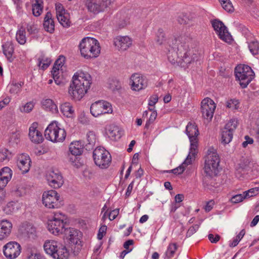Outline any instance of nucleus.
Masks as SVG:
<instances>
[{
    "instance_id": "f03ea898",
    "label": "nucleus",
    "mask_w": 259,
    "mask_h": 259,
    "mask_svg": "<svg viewBox=\"0 0 259 259\" xmlns=\"http://www.w3.org/2000/svg\"><path fill=\"white\" fill-rule=\"evenodd\" d=\"M91 84V76L82 71L76 72L72 77L68 93L74 100H80L87 93Z\"/></svg>"
},
{
    "instance_id": "774afa93",
    "label": "nucleus",
    "mask_w": 259,
    "mask_h": 259,
    "mask_svg": "<svg viewBox=\"0 0 259 259\" xmlns=\"http://www.w3.org/2000/svg\"><path fill=\"white\" fill-rule=\"evenodd\" d=\"M10 98H6L3 100L0 101V110H1L6 105H8L10 102Z\"/></svg>"
},
{
    "instance_id": "09e8293b",
    "label": "nucleus",
    "mask_w": 259,
    "mask_h": 259,
    "mask_svg": "<svg viewBox=\"0 0 259 259\" xmlns=\"http://www.w3.org/2000/svg\"><path fill=\"white\" fill-rule=\"evenodd\" d=\"M243 192L245 194V197L249 198L256 195L259 193V187L253 188Z\"/></svg>"
},
{
    "instance_id": "f257e3e1",
    "label": "nucleus",
    "mask_w": 259,
    "mask_h": 259,
    "mask_svg": "<svg viewBox=\"0 0 259 259\" xmlns=\"http://www.w3.org/2000/svg\"><path fill=\"white\" fill-rule=\"evenodd\" d=\"M176 47L168 49L167 54L168 61L172 64L183 66L194 61L196 55L194 50L190 48V46H192V38L188 35H183L176 39Z\"/></svg>"
},
{
    "instance_id": "412c9836",
    "label": "nucleus",
    "mask_w": 259,
    "mask_h": 259,
    "mask_svg": "<svg viewBox=\"0 0 259 259\" xmlns=\"http://www.w3.org/2000/svg\"><path fill=\"white\" fill-rule=\"evenodd\" d=\"M114 44L119 51H124L132 46V40L127 36H117L114 39Z\"/></svg>"
},
{
    "instance_id": "bf43d9fd",
    "label": "nucleus",
    "mask_w": 259,
    "mask_h": 259,
    "mask_svg": "<svg viewBox=\"0 0 259 259\" xmlns=\"http://www.w3.org/2000/svg\"><path fill=\"white\" fill-rule=\"evenodd\" d=\"M249 163L250 161L247 158H242L240 161V163L239 164V167L242 169H245L249 166Z\"/></svg>"
},
{
    "instance_id": "473e14b6",
    "label": "nucleus",
    "mask_w": 259,
    "mask_h": 259,
    "mask_svg": "<svg viewBox=\"0 0 259 259\" xmlns=\"http://www.w3.org/2000/svg\"><path fill=\"white\" fill-rule=\"evenodd\" d=\"M23 233L29 238H33L36 233V230L31 224H27L22 227Z\"/></svg>"
},
{
    "instance_id": "b1692460",
    "label": "nucleus",
    "mask_w": 259,
    "mask_h": 259,
    "mask_svg": "<svg viewBox=\"0 0 259 259\" xmlns=\"http://www.w3.org/2000/svg\"><path fill=\"white\" fill-rule=\"evenodd\" d=\"M195 154H191L189 152L185 160L178 167L174 168L169 171L175 175H180L182 174L185 170L186 166L192 163V161L195 159Z\"/></svg>"
},
{
    "instance_id": "c756f323",
    "label": "nucleus",
    "mask_w": 259,
    "mask_h": 259,
    "mask_svg": "<svg viewBox=\"0 0 259 259\" xmlns=\"http://www.w3.org/2000/svg\"><path fill=\"white\" fill-rule=\"evenodd\" d=\"M3 53L8 59L10 60L14 53V46L12 42L7 41L2 46Z\"/></svg>"
},
{
    "instance_id": "680f3d73",
    "label": "nucleus",
    "mask_w": 259,
    "mask_h": 259,
    "mask_svg": "<svg viewBox=\"0 0 259 259\" xmlns=\"http://www.w3.org/2000/svg\"><path fill=\"white\" fill-rule=\"evenodd\" d=\"M119 209H115L108 214L109 219L110 221L114 220L119 214Z\"/></svg>"
},
{
    "instance_id": "72a5a7b5",
    "label": "nucleus",
    "mask_w": 259,
    "mask_h": 259,
    "mask_svg": "<svg viewBox=\"0 0 259 259\" xmlns=\"http://www.w3.org/2000/svg\"><path fill=\"white\" fill-rule=\"evenodd\" d=\"M59 23L64 27H68L70 26L71 22L69 20V15L67 13L60 15L57 17Z\"/></svg>"
},
{
    "instance_id": "f704fd0d",
    "label": "nucleus",
    "mask_w": 259,
    "mask_h": 259,
    "mask_svg": "<svg viewBox=\"0 0 259 259\" xmlns=\"http://www.w3.org/2000/svg\"><path fill=\"white\" fill-rule=\"evenodd\" d=\"M38 66L42 70L46 69L51 64V59L45 56H41L38 59Z\"/></svg>"
},
{
    "instance_id": "3c124183",
    "label": "nucleus",
    "mask_w": 259,
    "mask_h": 259,
    "mask_svg": "<svg viewBox=\"0 0 259 259\" xmlns=\"http://www.w3.org/2000/svg\"><path fill=\"white\" fill-rule=\"evenodd\" d=\"M246 198L245 197L244 192L243 194H237L233 196L231 199V201L233 203H237L243 201L244 199Z\"/></svg>"
},
{
    "instance_id": "052dcab7",
    "label": "nucleus",
    "mask_w": 259,
    "mask_h": 259,
    "mask_svg": "<svg viewBox=\"0 0 259 259\" xmlns=\"http://www.w3.org/2000/svg\"><path fill=\"white\" fill-rule=\"evenodd\" d=\"M158 97L157 95H154L150 97L149 100L148 105L149 106H154L158 102Z\"/></svg>"
},
{
    "instance_id": "2eb2a0df",
    "label": "nucleus",
    "mask_w": 259,
    "mask_h": 259,
    "mask_svg": "<svg viewBox=\"0 0 259 259\" xmlns=\"http://www.w3.org/2000/svg\"><path fill=\"white\" fill-rule=\"evenodd\" d=\"M49 185L55 189L60 188L64 183L63 177L58 169H51L46 175Z\"/></svg>"
},
{
    "instance_id": "a211bd4d",
    "label": "nucleus",
    "mask_w": 259,
    "mask_h": 259,
    "mask_svg": "<svg viewBox=\"0 0 259 259\" xmlns=\"http://www.w3.org/2000/svg\"><path fill=\"white\" fill-rule=\"evenodd\" d=\"M220 161V157L216 150L213 148H209L207 150L204 163L206 164V169L210 170L208 165H210V164L212 166V167L214 168L215 165H219Z\"/></svg>"
},
{
    "instance_id": "8fccbe9b",
    "label": "nucleus",
    "mask_w": 259,
    "mask_h": 259,
    "mask_svg": "<svg viewBox=\"0 0 259 259\" xmlns=\"http://www.w3.org/2000/svg\"><path fill=\"white\" fill-rule=\"evenodd\" d=\"M34 104L33 102H29L25 104L20 109L21 112L29 113L32 111L34 108Z\"/></svg>"
},
{
    "instance_id": "cd10ccee",
    "label": "nucleus",
    "mask_w": 259,
    "mask_h": 259,
    "mask_svg": "<svg viewBox=\"0 0 259 259\" xmlns=\"http://www.w3.org/2000/svg\"><path fill=\"white\" fill-rule=\"evenodd\" d=\"M69 149L72 155L79 156L83 152V145L80 141H74L70 144Z\"/></svg>"
},
{
    "instance_id": "c9c22d12",
    "label": "nucleus",
    "mask_w": 259,
    "mask_h": 259,
    "mask_svg": "<svg viewBox=\"0 0 259 259\" xmlns=\"http://www.w3.org/2000/svg\"><path fill=\"white\" fill-rule=\"evenodd\" d=\"M222 8L227 12L233 13L234 8L230 0H218Z\"/></svg>"
},
{
    "instance_id": "39448f33",
    "label": "nucleus",
    "mask_w": 259,
    "mask_h": 259,
    "mask_svg": "<svg viewBox=\"0 0 259 259\" xmlns=\"http://www.w3.org/2000/svg\"><path fill=\"white\" fill-rule=\"evenodd\" d=\"M236 78L243 88H246L254 76V73L248 65L240 64L235 69Z\"/></svg>"
},
{
    "instance_id": "f3484780",
    "label": "nucleus",
    "mask_w": 259,
    "mask_h": 259,
    "mask_svg": "<svg viewBox=\"0 0 259 259\" xmlns=\"http://www.w3.org/2000/svg\"><path fill=\"white\" fill-rule=\"evenodd\" d=\"M130 83L133 90L139 91L147 86V80L141 74L134 73L130 77Z\"/></svg>"
},
{
    "instance_id": "ddd939ff",
    "label": "nucleus",
    "mask_w": 259,
    "mask_h": 259,
    "mask_svg": "<svg viewBox=\"0 0 259 259\" xmlns=\"http://www.w3.org/2000/svg\"><path fill=\"white\" fill-rule=\"evenodd\" d=\"M21 245L15 241H11L3 246V253L6 258L15 259L20 254Z\"/></svg>"
},
{
    "instance_id": "603ef678",
    "label": "nucleus",
    "mask_w": 259,
    "mask_h": 259,
    "mask_svg": "<svg viewBox=\"0 0 259 259\" xmlns=\"http://www.w3.org/2000/svg\"><path fill=\"white\" fill-rule=\"evenodd\" d=\"M56 11V16L57 18L60 15L64 14L65 13V10L64 9L63 5L60 3H57L55 5Z\"/></svg>"
},
{
    "instance_id": "4d7b16f0",
    "label": "nucleus",
    "mask_w": 259,
    "mask_h": 259,
    "mask_svg": "<svg viewBox=\"0 0 259 259\" xmlns=\"http://www.w3.org/2000/svg\"><path fill=\"white\" fill-rule=\"evenodd\" d=\"M199 228V226L197 224L190 227L187 231L186 236L187 237L191 236L198 230Z\"/></svg>"
},
{
    "instance_id": "a18cd8bd",
    "label": "nucleus",
    "mask_w": 259,
    "mask_h": 259,
    "mask_svg": "<svg viewBox=\"0 0 259 259\" xmlns=\"http://www.w3.org/2000/svg\"><path fill=\"white\" fill-rule=\"evenodd\" d=\"M43 7L38 4V1H36V3L32 5V13L34 16H39L42 12Z\"/></svg>"
},
{
    "instance_id": "f8f14e48",
    "label": "nucleus",
    "mask_w": 259,
    "mask_h": 259,
    "mask_svg": "<svg viewBox=\"0 0 259 259\" xmlns=\"http://www.w3.org/2000/svg\"><path fill=\"white\" fill-rule=\"evenodd\" d=\"M211 24L216 34L221 39L227 42L231 41L232 36L229 32L227 27L221 21L214 19L211 21Z\"/></svg>"
},
{
    "instance_id": "bb28decb",
    "label": "nucleus",
    "mask_w": 259,
    "mask_h": 259,
    "mask_svg": "<svg viewBox=\"0 0 259 259\" xmlns=\"http://www.w3.org/2000/svg\"><path fill=\"white\" fill-rule=\"evenodd\" d=\"M59 243L54 240H47L44 244V248L46 252L52 256L53 252L57 250Z\"/></svg>"
},
{
    "instance_id": "5701e85b",
    "label": "nucleus",
    "mask_w": 259,
    "mask_h": 259,
    "mask_svg": "<svg viewBox=\"0 0 259 259\" xmlns=\"http://www.w3.org/2000/svg\"><path fill=\"white\" fill-rule=\"evenodd\" d=\"M12 224L9 221H0V240L7 239L11 234Z\"/></svg>"
},
{
    "instance_id": "0eeeda50",
    "label": "nucleus",
    "mask_w": 259,
    "mask_h": 259,
    "mask_svg": "<svg viewBox=\"0 0 259 259\" xmlns=\"http://www.w3.org/2000/svg\"><path fill=\"white\" fill-rule=\"evenodd\" d=\"M64 216L62 214H55L53 218L48 221V229L49 232L55 235H58L65 232Z\"/></svg>"
},
{
    "instance_id": "a19ab883",
    "label": "nucleus",
    "mask_w": 259,
    "mask_h": 259,
    "mask_svg": "<svg viewBox=\"0 0 259 259\" xmlns=\"http://www.w3.org/2000/svg\"><path fill=\"white\" fill-rule=\"evenodd\" d=\"M156 42L158 45H161L165 41V36L163 30L162 29H159L156 33Z\"/></svg>"
},
{
    "instance_id": "423d86ee",
    "label": "nucleus",
    "mask_w": 259,
    "mask_h": 259,
    "mask_svg": "<svg viewBox=\"0 0 259 259\" xmlns=\"http://www.w3.org/2000/svg\"><path fill=\"white\" fill-rule=\"evenodd\" d=\"M93 157L96 165L102 169L108 167L111 162L110 154L102 147H97L94 150Z\"/></svg>"
},
{
    "instance_id": "2f4dec72",
    "label": "nucleus",
    "mask_w": 259,
    "mask_h": 259,
    "mask_svg": "<svg viewBox=\"0 0 259 259\" xmlns=\"http://www.w3.org/2000/svg\"><path fill=\"white\" fill-rule=\"evenodd\" d=\"M108 136L112 140H117L121 136V131L117 126L110 127L108 131Z\"/></svg>"
},
{
    "instance_id": "de8ad7c7",
    "label": "nucleus",
    "mask_w": 259,
    "mask_h": 259,
    "mask_svg": "<svg viewBox=\"0 0 259 259\" xmlns=\"http://www.w3.org/2000/svg\"><path fill=\"white\" fill-rule=\"evenodd\" d=\"M109 88L112 91H118L121 89V83L118 80L113 79L109 83Z\"/></svg>"
},
{
    "instance_id": "338daca9",
    "label": "nucleus",
    "mask_w": 259,
    "mask_h": 259,
    "mask_svg": "<svg viewBox=\"0 0 259 259\" xmlns=\"http://www.w3.org/2000/svg\"><path fill=\"white\" fill-rule=\"evenodd\" d=\"M134 181H132L128 186L127 188L126 189V191L125 193V196L128 197H129L132 193V190L134 187Z\"/></svg>"
},
{
    "instance_id": "1a4fd4ad",
    "label": "nucleus",
    "mask_w": 259,
    "mask_h": 259,
    "mask_svg": "<svg viewBox=\"0 0 259 259\" xmlns=\"http://www.w3.org/2000/svg\"><path fill=\"white\" fill-rule=\"evenodd\" d=\"M43 204L49 208H58L60 206V196L55 190L44 192L42 197Z\"/></svg>"
},
{
    "instance_id": "79ce46f5",
    "label": "nucleus",
    "mask_w": 259,
    "mask_h": 259,
    "mask_svg": "<svg viewBox=\"0 0 259 259\" xmlns=\"http://www.w3.org/2000/svg\"><path fill=\"white\" fill-rule=\"evenodd\" d=\"M248 48L252 55H256L259 52V43L256 40H253L248 44Z\"/></svg>"
},
{
    "instance_id": "7c9ffc66",
    "label": "nucleus",
    "mask_w": 259,
    "mask_h": 259,
    "mask_svg": "<svg viewBox=\"0 0 259 259\" xmlns=\"http://www.w3.org/2000/svg\"><path fill=\"white\" fill-rule=\"evenodd\" d=\"M61 112L66 117H70L74 113V110L71 104L69 102H65L60 106Z\"/></svg>"
},
{
    "instance_id": "37998d69",
    "label": "nucleus",
    "mask_w": 259,
    "mask_h": 259,
    "mask_svg": "<svg viewBox=\"0 0 259 259\" xmlns=\"http://www.w3.org/2000/svg\"><path fill=\"white\" fill-rule=\"evenodd\" d=\"M218 166L219 165H215V167L212 168V166L211 164L210 165H208V167L210 168V170H208L206 169V164L204 163V173L206 174V176L209 177H212L213 176H215L217 175V173L218 172Z\"/></svg>"
},
{
    "instance_id": "13d9d810",
    "label": "nucleus",
    "mask_w": 259,
    "mask_h": 259,
    "mask_svg": "<svg viewBox=\"0 0 259 259\" xmlns=\"http://www.w3.org/2000/svg\"><path fill=\"white\" fill-rule=\"evenodd\" d=\"M68 159L73 165L76 166L77 167L79 166L77 156L73 155L71 154H68Z\"/></svg>"
},
{
    "instance_id": "e2e57ef3",
    "label": "nucleus",
    "mask_w": 259,
    "mask_h": 259,
    "mask_svg": "<svg viewBox=\"0 0 259 259\" xmlns=\"http://www.w3.org/2000/svg\"><path fill=\"white\" fill-rule=\"evenodd\" d=\"M208 239L211 243H216L220 239V236L217 234L215 236L212 234L208 235Z\"/></svg>"
},
{
    "instance_id": "aec40b11",
    "label": "nucleus",
    "mask_w": 259,
    "mask_h": 259,
    "mask_svg": "<svg viewBox=\"0 0 259 259\" xmlns=\"http://www.w3.org/2000/svg\"><path fill=\"white\" fill-rule=\"evenodd\" d=\"M64 233L71 243L81 246L80 241L81 234L79 231L74 228H69L65 230Z\"/></svg>"
},
{
    "instance_id": "c85d7f7f",
    "label": "nucleus",
    "mask_w": 259,
    "mask_h": 259,
    "mask_svg": "<svg viewBox=\"0 0 259 259\" xmlns=\"http://www.w3.org/2000/svg\"><path fill=\"white\" fill-rule=\"evenodd\" d=\"M41 104L45 109L53 113H57L58 111L57 105L52 99H44L41 101Z\"/></svg>"
},
{
    "instance_id": "6e6d98bb",
    "label": "nucleus",
    "mask_w": 259,
    "mask_h": 259,
    "mask_svg": "<svg viewBox=\"0 0 259 259\" xmlns=\"http://www.w3.org/2000/svg\"><path fill=\"white\" fill-rule=\"evenodd\" d=\"M238 104L239 102L237 100L233 99L230 100L228 101L227 103V107L229 108H232L233 109H237L238 108Z\"/></svg>"
},
{
    "instance_id": "9b49d317",
    "label": "nucleus",
    "mask_w": 259,
    "mask_h": 259,
    "mask_svg": "<svg viewBox=\"0 0 259 259\" xmlns=\"http://www.w3.org/2000/svg\"><path fill=\"white\" fill-rule=\"evenodd\" d=\"M90 112L94 117L104 114L111 113L112 108L110 103L105 101H98L93 103L90 107Z\"/></svg>"
},
{
    "instance_id": "864d4df0",
    "label": "nucleus",
    "mask_w": 259,
    "mask_h": 259,
    "mask_svg": "<svg viewBox=\"0 0 259 259\" xmlns=\"http://www.w3.org/2000/svg\"><path fill=\"white\" fill-rule=\"evenodd\" d=\"M65 61V58L62 56L58 58L55 62L53 67H56V68H58L59 70H62V67L64 65Z\"/></svg>"
},
{
    "instance_id": "20e7f679",
    "label": "nucleus",
    "mask_w": 259,
    "mask_h": 259,
    "mask_svg": "<svg viewBox=\"0 0 259 259\" xmlns=\"http://www.w3.org/2000/svg\"><path fill=\"white\" fill-rule=\"evenodd\" d=\"M46 139L51 142H62L65 139L66 133L64 129L60 128L56 122L51 123L45 131Z\"/></svg>"
},
{
    "instance_id": "7ed1b4c3",
    "label": "nucleus",
    "mask_w": 259,
    "mask_h": 259,
    "mask_svg": "<svg viewBox=\"0 0 259 259\" xmlns=\"http://www.w3.org/2000/svg\"><path fill=\"white\" fill-rule=\"evenodd\" d=\"M79 47L81 56L86 59L96 58L100 53L99 43L93 37L83 38Z\"/></svg>"
},
{
    "instance_id": "4468645a",
    "label": "nucleus",
    "mask_w": 259,
    "mask_h": 259,
    "mask_svg": "<svg viewBox=\"0 0 259 259\" xmlns=\"http://www.w3.org/2000/svg\"><path fill=\"white\" fill-rule=\"evenodd\" d=\"M215 108V104L212 100L209 98H204L201 102V109L202 117L208 121H210Z\"/></svg>"
},
{
    "instance_id": "c03bdc74",
    "label": "nucleus",
    "mask_w": 259,
    "mask_h": 259,
    "mask_svg": "<svg viewBox=\"0 0 259 259\" xmlns=\"http://www.w3.org/2000/svg\"><path fill=\"white\" fill-rule=\"evenodd\" d=\"M177 249V246L176 243H170L167 247V250L165 252V255L168 258L172 257Z\"/></svg>"
},
{
    "instance_id": "5fc2aeb1",
    "label": "nucleus",
    "mask_w": 259,
    "mask_h": 259,
    "mask_svg": "<svg viewBox=\"0 0 259 259\" xmlns=\"http://www.w3.org/2000/svg\"><path fill=\"white\" fill-rule=\"evenodd\" d=\"M157 114L156 111L153 110V112L151 113L148 120L147 121L145 124L146 128H148L149 125L154 122V121L155 120L157 117Z\"/></svg>"
},
{
    "instance_id": "9d476101",
    "label": "nucleus",
    "mask_w": 259,
    "mask_h": 259,
    "mask_svg": "<svg viewBox=\"0 0 259 259\" xmlns=\"http://www.w3.org/2000/svg\"><path fill=\"white\" fill-rule=\"evenodd\" d=\"M238 125V121L232 119L229 121L222 129L221 132V142L224 145L229 144L232 140L233 134Z\"/></svg>"
},
{
    "instance_id": "393cba45",
    "label": "nucleus",
    "mask_w": 259,
    "mask_h": 259,
    "mask_svg": "<svg viewBox=\"0 0 259 259\" xmlns=\"http://www.w3.org/2000/svg\"><path fill=\"white\" fill-rule=\"evenodd\" d=\"M43 25L44 29L46 31L50 33L54 32L55 30V24L52 18V15L50 12H47L46 14Z\"/></svg>"
},
{
    "instance_id": "4c0bfd02",
    "label": "nucleus",
    "mask_w": 259,
    "mask_h": 259,
    "mask_svg": "<svg viewBox=\"0 0 259 259\" xmlns=\"http://www.w3.org/2000/svg\"><path fill=\"white\" fill-rule=\"evenodd\" d=\"M23 85V82H16L13 81L9 86V92L11 94H17L21 90V87Z\"/></svg>"
},
{
    "instance_id": "e433bc0d",
    "label": "nucleus",
    "mask_w": 259,
    "mask_h": 259,
    "mask_svg": "<svg viewBox=\"0 0 259 259\" xmlns=\"http://www.w3.org/2000/svg\"><path fill=\"white\" fill-rule=\"evenodd\" d=\"M17 41L21 45H24L26 42L25 30L21 27L17 32L16 35Z\"/></svg>"
},
{
    "instance_id": "6e6552de",
    "label": "nucleus",
    "mask_w": 259,
    "mask_h": 259,
    "mask_svg": "<svg viewBox=\"0 0 259 259\" xmlns=\"http://www.w3.org/2000/svg\"><path fill=\"white\" fill-rule=\"evenodd\" d=\"M186 131L191 143L189 152L196 154L198 146L197 136L199 135L197 126L195 123L189 122L186 126Z\"/></svg>"
},
{
    "instance_id": "0e129e2a",
    "label": "nucleus",
    "mask_w": 259,
    "mask_h": 259,
    "mask_svg": "<svg viewBox=\"0 0 259 259\" xmlns=\"http://www.w3.org/2000/svg\"><path fill=\"white\" fill-rule=\"evenodd\" d=\"M245 141H244L242 144V146L244 148L246 147L248 144H252L253 142V140L251 138H250L248 136H246L245 137Z\"/></svg>"
},
{
    "instance_id": "4be33fe9",
    "label": "nucleus",
    "mask_w": 259,
    "mask_h": 259,
    "mask_svg": "<svg viewBox=\"0 0 259 259\" xmlns=\"http://www.w3.org/2000/svg\"><path fill=\"white\" fill-rule=\"evenodd\" d=\"M38 124L33 122L29 129V137L30 140L34 143L39 144L43 141L44 138L42 134L37 130Z\"/></svg>"
},
{
    "instance_id": "69168bd1",
    "label": "nucleus",
    "mask_w": 259,
    "mask_h": 259,
    "mask_svg": "<svg viewBox=\"0 0 259 259\" xmlns=\"http://www.w3.org/2000/svg\"><path fill=\"white\" fill-rule=\"evenodd\" d=\"M214 205V202L212 200L209 201L207 202L206 205L204 206V209L205 211L209 212L210 211L212 208H213V206Z\"/></svg>"
},
{
    "instance_id": "ea45409f",
    "label": "nucleus",
    "mask_w": 259,
    "mask_h": 259,
    "mask_svg": "<svg viewBox=\"0 0 259 259\" xmlns=\"http://www.w3.org/2000/svg\"><path fill=\"white\" fill-rule=\"evenodd\" d=\"M11 156V153L8 149L4 148L0 150V161L7 162Z\"/></svg>"
},
{
    "instance_id": "6ab92c4d",
    "label": "nucleus",
    "mask_w": 259,
    "mask_h": 259,
    "mask_svg": "<svg viewBox=\"0 0 259 259\" xmlns=\"http://www.w3.org/2000/svg\"><path fill=\"white\" fill-rule=\"evenodd\" d=\"M31 160L28 155L21 154L18 156L17 164L23 174L28 172L30 167Z\"/></svg>"
},
{
    "instance_id": "dca6fc26",
    "label": "nucleus",
    "mask_w": 259,
    "mask_h": 259,
    "mask_svg": "<svg viewBox=\"0 0 259 259\" xmlns=\"http://www.w3.org/2000/svg\"><path fill=\"white\" fill-rule=\"evenodd\" d=\"M111 3V0H87L85 6L88 10L94 13L103 11Z\"/></svg>"
},
{
    "instance_id": "a878e982",
    "label": "nucleus",
    "mask_w": 259,
    "mask_h": 259,
    "mask_svg": "<svg viewBox=\"0 0 259 259\" xmlns=\"http://www.w3.org/2000/svg\"><path fill=\"white\" fill-rule=\"evenodd\" d=\"M69 255V252L66 247L59 243L57 250L53 252L51 256L54 259H67Z\"/></svg>"
},
{
    "instance_id": "58836bf2",
    "label": "nucleus",
    "mask_w": 259,
    "mask_h": 259,
    "mask_svg": "<svg viewBox=\"0 0 259 259\" xmlns=\"http://www.w3.org/2000/svg\"><path fill=\"white\" fill-rule=\"evenodd\" d=\"M12 176V171L8 167H5L0 170V177L7 181H10Z\"/></svg>"
},
{
    "instance_id": "49530a36",
    "label": "nucleus",
    "mask_w": 259,
    "mask_h": 259,
    "mask_svg": "<svg viewBox=\"0 0 259 259\" xmlns=\"http://www.w3.org/2000/svg\"><path fill=\"white\" fill-rule=\"evenodd\" d=\"M87 144L93 146L96 142V136L92 131L89 132L87 134Z\"/></svg>"
}]
</instances>
